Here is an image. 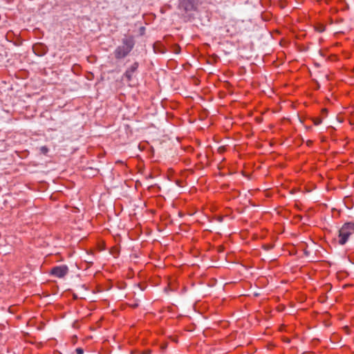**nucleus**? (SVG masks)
<instances>
[{"instance_id":"obj_1","label":"nucleus","mask_w":354,"mask_h":354,"mask_svg":"<svg viewBox=\"0 0 354 354\" xmlns=\"http://www.w3.org/2000/svg\"><path fill=\"white\" fill-rule=\"evenodd\" d=\"M134 46V40L131 37H127L122 39V44L118 46L115 51L114 55L117 59H121L127 57L132 50Z\"/></svg>"},{"instance_id":"obj_2","label":"nucleus","mask_w":354,"mask_h":354,"mask_svg":"<svg viewBox=\"0 0 354 354\" xmlns=\"http://www.w3.org/2000/svg\"><path fill=\"white\" fill-rule=\"evenodd\" d=\"M354 234V223L347 222L342 225L338 231L337 242L339 245H345Z\"/></svg>"},{"instance_id":"obj_3","label":"nucleus","mask_w":354,"mask_h":354,"mask_svg":"<svg viewBox=\"0 0 354 354\" xmlns=\"http://www.w3.org/2000/svg\"><path fill=\"white\" fill-rule=\"evenodd\" d=\"M198 0H181L179 4L180 9L186 12L196 10Z\"/></svg>"},{"instance_id":"obj_4","label":"nucleus","mask_w":354,"mask_h":354,"mask_svg":"<svg viewBox=\"0 0 354 354\" xmlns=\"http://www.w3.org/2000/svg\"><path fill=\"white\" fill-rule=\"evenodd\" d=\"M68 272V268L65 265L58 266L53 268L50 274L56 277L62 278Z\"/></svg>"},{"instance_id":"obj_5","label":"nucleus","mask_w":354,"mask_h":354,"mask_svg":"<svg viewBox=\"0 0 354 354\" xmlns=\"http://www.w3.org/2000/svg\"><path fill=\"white\" fill-rule=\"evenodd\" d=\"M138 64L137 62L133 63L125 72L124 76L128 80H131L134 72L138 69Z\"/></svg>"},{"instance_id":"obj_6","label":"nucleus","mask_w":354,"mask_h":354,"mask_svg":"<svg viewBox=\"0 0 354 354\" xmlns=\"http://www.w3.org/2000/svg\"><path fill=\"white\" fill-rule=\"evenodd\" d=\"M39 151L43 154H46L48 152V149L46 146H42L39 148Z\"/></svg>"},{"instance_id":"obj_7","label":"nucleus","mask_w":354,"mask_h":354,"mask_svg":"<svg viewBox=\"0 0 354 354\" xmlns=\"http://www.w3.org/2000/svg\"><path fill=\"white\" fill-rule=\"evenodd\" d=\"M321 123H322V120H321L320 118H317V119H315V121H314V124H315V125H319V124H320Z\"/></svg>"},{"instance_id":"obj_8","label":"nucleus","mask_w":354,"mask_h":354,"mask_svg":"<svg viewBox=\"0 0 354 354\" xmlns=\"http://www.w3.org/2000/svg\"><path fill=\"white\" fill-rule=\"evenodd\" d=\"M76 353L77 354H83L84 353V351L81 348H76Z\"/></svg>"},{"instance_id":"obj_9","label":"nucleus","mask_w":354,"mask_h":354,"mask_svg":"<svg viewBox=\"0 0 354 354\" xmlns=\"http://www.w3.org/2000/svg\"><path fill=\"white\" fill-rule=\"evenodd\" d=\"M142 354H151V351L148 350V351H144L142 353Z\"/></svg>"},{"instance_id":"obj_10","label":"nucleus","mask_w":354,"mask_h":354,"mask_svg":"<svg viewBox=\"0 0 354 354\" xmlns=\"http://www.w3.org/2000/svg\"><path fill=\"white\" fill-rule=\"evenodd\" d=\"M319 32H322V31H324V29H323V28L319 29Z\"/></svg>"},{"instance_id":"obj_11","label":"nucleus","mask_w":354,"mask_h":354,"mask_svg":"<svg viewBox=\"0 0 354 354\" xmlns=\"http://www.w3.org/2000/svg\"><path fill=\"white\" fill-rule=\"evenodd\" d=\"M132 354V353H131Z\"/></svg>"}]
</instances>
